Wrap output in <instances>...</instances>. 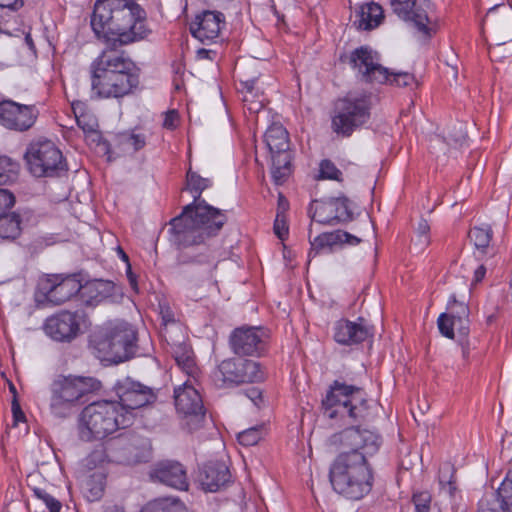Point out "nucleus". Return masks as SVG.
<instances>
[{
  "instance_id": "31",
  "label": "nucleus",
  "mask_w": 512,
  "mask_h": 512,
  "mask_svg": "<svg viewBox=\"0 0 512 512\" xmlns=\"http://www.w3.org/2000/svg\"><path fill=\"white\" fill-rule=\"evenodd\" d=\"M358 16L359 28L364 30H370L377 27L384 17L382 7L375 2L362 5Z\"/></svg>"
},
{
  "instance_id": "8",
  "label": "nucleus",
  "mask_w": 512,
  "mask_h": 512,
  "mask_svg": "<svg viewBox=\"0 0 512 512\" xmlns=\"http://www.w3.org/2000/svg\"><path fill=\"white\" fill-rule=\"evenodd\" d=\"M28 171L37 178L59 177L67 170L61 150L48 139L32 141L24 154Z\"/></svg>"
},
{
  "instance_id": "24",
  "label": "nucleus",
  "mask_w": 512,
  "mask_h": 512,
  "mask_svg": "<svg viewBox=\"0 0 512 512\" xmlns=\"http://www.w3.org/2000/svg\"><path fill=\"white\" fill-rule=\"evenodd\" d=\"M223 23L224 15L222 13L204 11L202 14L197 15L190 24V32L202 43H209L218 38Z\"/></svg>"
},
{
  "instance_id": "36",
  "label": "nucleus",
  "mask_w": 512,
  "mask_h": 512,
  "mask_svg": "<svg viewBox=\"0 0 512 512\" xmlns=\"http://www.w3.org/2000/svg\"><path fill=\"white\" fill-rule=\"evenodd\" d=\"M21 233V219L18 214L4 212L0 215V237L15 239Z\"/></svg>"
},
{
  "instance_id": "48",
  "label": "nucleus",
  "mask_w": 512,
  "mask_h": 512,
  "mask_svg": "<svg viewBox=\"0 0 512 512\" xmlns=\"http://www.w3.org/2000/svg\"><path fill=\"white\" fill-rule=\"evenodd\" d=\"M15 204V197L7 189H0V215L11 209Z\"/></svg>"
},
{
  "instance_id": "5",
  "label": "nucleus",
  "mask_w": 512,
  "mask_h": 512,
  "mask_svg": "<svg viewBox=\"0 0 512 512\" xmlns=\"http://www.w3.org/2000/svg\"><path fill=\"white\" fill-rule=\"evenodd\" d=\"M132 425V416L120 412L116 401H98L87 405L80 414L79 436L84 441L103 439L118 429Z\"/></svg>"
},
{
  "instance_id": "35",
  "label": "nucleus",
  "mask_w": 512,
  "mask_h": 512,
  "mask_svg": "<svg viewBox=\"0 0 512 512\" xmlns=\"http://www.w3.org/2000/svg\"><path fill=\"white\" fill-rule=\"evenodd\" d=\"M272 179L277 185L283 184L291 174V154H278L271 157Z\"/></svg>"
},
{
  "instance_id": "55",
  "label": "nucleus",
  "mask_w": 512,
  "mask_h": 512,
  "mask_svg": "<svg viewBox=\"0 0 512 512\" xmlns=\"http://www.w3.org/2000/svg\"><path fill=\"white\" fill-rule=\"evenodd\" d=\"M22 5L23 0H0V7L2 8L17 9Z\"/></svg>"
},
{
  "instance_id": "3",
  "label": "nucleus",
  "mask_w": 512,
  "mask_h": 512,
  "mask_svg": "<svg viewBox=\"0 0 512 512\" xmlns=\"http://www.w3.org/2000/svg\"><path fill=\"white\" fill-rule=\"evenodd\" d=\"M329 480L333 490L350 500H360L370 493L374 476L361 452H342L332 462Z\"/></svg>"
},
{
  "instance_id": "21",
  "label": "nucleus",
  "mask_w": 512,
  "mask_h": 512,
  "mask_svg": "<svg viewBox=\"0 0 512 512\" xmlns=\"http://www.w3.org/2000/svg\"><path fill=\"white\" fill-rule=\"evenodd\" d=\"M38 111L33 105H21L11 100L0 101V124L16 131L30 129Z\"/></svg>"
},
{
  "instance_id": "6",
  "label": "nucleus",
  "mask_w": 512,
  "mask_h": 512,
  "mask_svg": "<svg viewBox=\"0 0 512 512\" xmlns=\"http://www.w3.org/2000/svg\"><path fill=\"white\" fill-rule=\"evenodd\" d=\"M324 414L340 418L347 423L363 421L368 414V403L364 391L357 386L334 381L322 401Z\"/></svg>"
},
{
  "instance_id": "37",
  "label": "nucleus",
  "mask_w": 512,
  "mask_h": 512,
  "mask_svg": "<svg viewBox=\"0 0 512 512\" xmlns=\"http://www.w3.org/2000/svg\"><path fill=\"white\" fill-rule=\"evenodd\" d=\"M140 512H188L186 506L178 499L163 498L152 501Z\"/></svg>"
},
{
  "instance_id": "1",
  "label": "nucleus",
  "mask_w": 512,
  "mask_h": 512,
  "mask_svg": "<svg viewBox=\"0 0 512 512\" xmlns=\"http://www.w3.org/2000/svg\"><path fill=\"white\" fill-rule=\"evenodd\" d=\"M91 27L106 48L91 65L92 75L116 74L136 70L134 62L117 48L144 39L146 12L132 0H97Z\"/></svg>"
},
{
  "instance_id": "2",
  "label": "nucleus",
  "mask_w": 512,
  "mask_h": 512,
  "mask_svg": "<svg viewBox=\"0 0 512 512\" xmlns=\"http://www.w3.org/2000/svg\"><path fill=\"white\" fill-rule=\"evenodd\" d=\"M212 184V179L188 169L186 189L193 194L194 199L183 208L180 215L170 221L171 241L174 244L190 246L205 243L209 238L217 236L227 222L225 210L218 209L201 198L202 192Z\"/></svg>"
},
{
  "instance_id": "43",
  "label": "nucleus",
  "mask_w": 512,
  "mask_h": 512,
  "mask_svg": "<svg viewBox=\"0 0 512 512\" xmlns=\"http://www.w3.org/2000/svg\"><path fill=\"white\" fill-rule=\"evenodd\" d=\"M319 177L321 179H329L335 181H341L342 172L336 167V165L328 160H322L319 165Z\"/></svg>"
},
{
  "instance_id": "15",
  "label": "nucleus",
  "mask_w": 512,
  "mask_h": 512,
  "mask_svg": "<svg viewBox=\"0 0 512 512\" xmlns=\"http://www.w3.org/2000/svg\"><path fill=\"white\" fill-rule=\"evenodd\" d=\"M329 443L335 448L349 449L348 452H361L366 455L376 453L380 447L379 435L370 430L357 427L346 428L329 438Z\"/></svg>"
},
{
  "instance_id": "46",
  "label": "nucleus",
  "mask_w": 512,
  "mask_h": 512,
  "mask_svg": "<svg viewBox=\"0 0 512 512\" xmlns=\"http://www.w3.org/2000/svg\"><path fill=\"white\" fill-rule=\"evenodd\" d=\"M498 495L503 498L506 506L512 507V469L507 473L506 478L498 489Z\"/></svg>"
},
{
  "instance_id": "27",
  "label": "nucleus",
  "mask_w": 512,
  "mask_h": 512,
  "mask_svg": "<svg viewBox=\"0 0 512 512\" xmlns=\"http://www.w3.org/2000/svg\"><path fill=\"white\" fill-rule=\"evenodd\" d=\"M198 479L203 490L216 492L229 481L230 472L224 463L210 462L202 467Z\"/></svg>"
},
{
  "instance_id": "51",
  "label": "nucleus",
  "mask_w": 512,
  "mask_h": 512,
  "mask_svg": "<svg viewBox=\"0 0 512 512\" xmlns=\"http://www.w3.org/2000/svg\"><path fill=\"white\" fill-rule=\"evenodd\" d=\"M413 502L415 508L430 506L431 503V495L428 492H419L414 494Z\"/></svg>"
},
{
  "instance_id": "4",
  "label": "nucleus",
  "mask_w": 512,
  "mask_h": 512,
  "mask_svg": "<svg viewBox=\"0 0 512 512\" xmlns=\"http://www.w3.org/2000/svg\"><path fill=\"white\" fill-rule=\"evenodd\" d=\"M101 382L91 376L57 375L49 387V409L57 418H67L98 392Z\"/></svg>"
},
{
  "instance_id": "22",
  "label": "nucleus",
  "mask_w": 512,
  "mask_h": 512,
  "mask_svg": "<svg viewBox=\"0 0 512 512\" xmlns=\"http://www.w3.org/2000/svg\"><path fill=\"white\" fill-rule=\"evenodd\" d=\"M80 316L76 312L62 311L48 317L43 325L45 334L57 342H70L80 331Z\"/></svg>"
},
{
  "instance_id": "30",
  "label": "nucleus",
  "mask_w": 512,
  "mask_h": 512,
  "mask_svg": "<svg viewBox=\"0 0 512 512\" xmlns=\"http://www.w3.org/2000/svg\"><path fill=\"white\" fill-rule=\"evenodd\" d=\"M172 353L178 367L188 376V379L196 381L199 369L195 364L190 347L181 343L173 347Z\"/></svg>"
},
{
  "instance_id": "45",
  "label": "nucleus",
  "mask_w": 512,
  "mask_h": 512,
  "mask_svg": "<svg viewBox=\"0 0 512 512\" xmlns=\"http://www.w3.org/2000/svg\"><path fill=\"white\" fill-rule=\"evenodd\" d=\"M34 496L42 501L45 506L49 509V512H59L61 509V503L55 499L52 495L47 493L44 489L34 488Z\"/></svg>"
},
{
  "instance_id": "32",
  "label": "nucleus",
  "mask_w": 512,
  "mask_h": 512,
  "mask_svg": "<svg viewBox=\"0 0 512 512\" xmlns=\"http://www.w3.org/2000/svg\"><path fill=\"white\" fill-rule=\"evenodd\" d=\"M115 143L123 154H132L146 145V136L142 133L122 132L116 135Z\"/></svg>"
},
{
  "instance_id": "18",
  "label": "nucleus",
  "mask_w": 512,
  "mask_h": 512,
  "mask_svg": "<svg viewBox=\"0 0 512 512\" xmlns=\"http://www.w3.org/2000/svg\"><path fill=\"white\" fill-rule=\"evenodd\" d=\"M355 205L346 197L315 201L311 207L312 221L320 224L349 222L354 219Z\"/></svg>"
},
{
  "instance_id": "39",
  "label": "nucleus",
  "mask_w": 512,
  "mask_h": 512,
  "mask_svg": "<svg viewBox=\"0 0 512 512\" xmlns=\"http://www.w3.org/2000/svg\"><path fill=\"white\" fill-rule=\"evenodd\" d=\"M19 164L7 156H0V186L17 179Z\"/></svg>"
},
{
  "instance_id": "26",
  "label": "nucleus",
  "mask_w": 512,
  "mask_h": 512,
  "mask_svg": "<svg viewBox=\"0 0 512 512\" xmlns=\"http://www.w3.org/2000/svg\"><path fill=\"white\" fill-rule=\"evenodd\" d=\"M309 241L311 249L309 252L310 257H314L320 253L330 252L335 246L344 243L355 245L360 242V239L348 232L337 230L334 232L322 233L312 238V227L309 229Z\"/></svg>"
},
{
  "instance_id": "54",
  "label": "nucleus",
  "mask_w": 512,
  "mask_h": 512,
  "mask_svg": "<svg viewBox=\"0 0 512 512\" xmlns=\"http://www.w3.org/2000/svg\"><path fill=\"white\" fill-rule=\"evenodd\" d=\"M485 274H486L485 265H483V264L479 265L474 271L472 283L477 284V283L481 282L483 280V278L485 277Z\"/></svg>"
},
{
  "instance_id": "16",
  "label": "nucleus",
  "mask_w": 512,
  "mask_h": 512,
  "mask_svg": "<svg viewBox=\"0 0 512 512\" xmlns=\"http://www.w3.org/2000/svg\"><path fill=\"white\" fill-rule=\"evenodd\" d=\"M114 390L119 398L117 404L120 406V412H127L132 418L134 410L150 404L156 399V395L150 387L130 377L118 380Z\"/></svg>"
},
{
  "instance_id": "56",
  "label": "nucleus",
  "mask_w": 512,
  "mask_h": 512,
  "mask_svg": "<svg viewBox=\"0 0 512 512\" xmlns=\"http://www.w3.org/2000/svg\"><path fill=\"white\" fill-rule=\"evenodd\" d=\"M247 396L251 399V401L258 406L259 402L262 400V394L260 390L257 388H252L248 391Z\"/></svg>"
},
{
  "instance_id": "63",
  "label": "nucleus",
  "mask_w": 512,
  "mask_h": 512,
  "mask_svg": "<svg viewBox=\"0 0 512 512\" xmlns=\"http://www.w3.org/2000/svg\"><path fill=\"white\" fill-rule=\"evenodd\" d=\"M24 42L29 50H31L33 52L35 51V44H34V41L29 33H27L25 35Z\"/></svg>"
},
{
  "instance_id": "10",
  "label": "nucleus",
  "mask_w": 512,
  "mask_h": 512,
  "mask_svg": "<svg viewBox=\"0 0 512 512\" xmlns=\"http://www.w3.org/2000/svg\"><path fill=\"white\" fill-rule=\"evenodd\" d=\"M209 238L205 243L178 247L190 248L194 246H202L199 251L188 250L183 251L178 256V263L188 267L186 273L187 280L194 285H202L214 281V273L217 268L218 260L215 252L210 249Z\"/></svg>"
},
{
  "instance_id": "50",
  "label": "nucleus",
  "mask_w": 512,
  "mask_h": 512,
  "mask_svg": "<svg viewBox=\"0 0 512 512\" xmlns=\"http://www.w3.org/2000/svg\"><path fill=\"white\" fill-rule=\"evenodd\" d=\"M160 309V316L162 318V322L164 325H168L170 323L175 322L174 312L171 309V307L167 303H160L159 304Z\"/></svg>"
},
{
  "instance_id": "7",
  "label": "nucleus",
  "mask_w": 512,
  "mask_h": 512,
  "mask_svg": "<svg viewBox=\"0 0 512 512\" xmlns=\"http://www.w3.org/2000/svg\"><path fill=\"white\" fill-rule=\"evenodd\" d=\"M373 97L371 93L351 92L334 104L331 128L337 135L349 137L365 125L371 116Z\"/></svg>"
},
{
  "instance_id": "60",
  "label": "nucleus",
  "mask_w": 512,
  "mask_h": 512,
  "mask_svg": "<svg viewBox=\"0 0 512 512\" xmlns=\"http://www.w3.org/2000/svg\"><path fill=\"white\" fill-rule=\"evenodd\" d=\"M76 121H77V124L78 126L84 131V132H87V133H94L95 130H94V126L92 124H88L85 122V119L82 118V117H76Z\"/></svg>"
},
{
  "instance_id": "14",
  "label": "nucleus",
  "mask_w": 512,
  "mask_h": 512,
  "mask_svg": "<svg viewBox=\"0 0 512 512\" xmlns=\"http://www.w3.org/2000/svg\"><path fill=\"white\" fill-rule=\"evenodd\" d=\"M349 64L360 79L366 83L384 84L388 69L380 63L379 54L368 46H361L349 55Z\"/></svg>"
},
{
  "instance_id": "38",
  "label": "nucleus",
  "mask_w": 512,
  "mask_h": 512,
  "mask_svg": "<svg viewBox=\"0 0 512 512\" xmlns=\"http://www.w3.org/2000/svg\"><path fill=\"white\" fill-rule=\"evenodd\" d=\"M104 474L95 472L88 476L83 483V490L89 501H96L101 498L104 491Z\"/></svg>"
},
{
  "instance_id": "28",
  "label": "nucleus",
  "mask_w": 512,
  "mask_h": 512,
  "mask_svg": "<svg viewBox=\"0 0 512 512\" xmlns=\"http://www.w3.org/2000/svg\"><path fill=\"white\" fill-rule=\"evenodd\" d=\"M264 141L271 157L278 154H290L288 132L281 124L274 123L269 126L265 132Z\"/></svg>"
},
{
  "instance_id": "53",
  "label": "nucleus",
  "mask_w": 512,
  "mask_h": 512,
  "mask_svg": "<svg viewBox=\"0 0 512 512\" xmlns=\"http://www.w3.org/2000/svg\"><path fill=\"white\" fill-rule=\"evenodd\" d=\"M12 413H13L15 422H20V421L25 420V415H24L23 411L21 410V407L15 397L12 401Z\"/></svg>"
},
{
  "instance_id": "34",
  "label": "nucleus",
  "mask_w": 512,
  "mask_h": 512,
  "mask_svg": "<svg viewBox=\"0 0 512 512\" xmlns=\"http://www.w3.org/2000/svg\"><path fill=\"white\" fill-rule=\"evenodd\" d=\"M91 301L100 303L114 296L116 285L112 281L97 280L84 287Z\"/></svg>"
},
{
  "instance_id": "47",
  "label": "nucleus",
  "mask_w": 512,
  "mask_h": 512,
  "mask_svg": "<svg viewBox=\"0 0 512 512\" xmlns=\"http://www.w3.org/2000/svg\"><path fill=\"white\" fill-rule=\"evenodd\" d=\"M469 319L468 317H463V318H454V319H451V320H448L447 321V325L448 327H451V331H452V338H454V335H455V331L458 332V334L462 337H465L468 335L469 333Z\"/></svg>"
},
{
  "instance_id": "64",
  "label": "nucleus",
  "mask_w": 512,
  "mask_h": 512,
  "mask_svg": "<svg viewBox=\"0 0 512 512\" xmlns=\"http://www.w3.org/2000/svg\"><path fill=\"white\" fill-rule=\"evenodd\" d=\"M94 459H102V452L101 451H94L88 458V463L92 462Z\"/></svg>"
},
{
  "instance_id": "59",
  "label": "nucleus",
  "mask_w": 512,
  "mask_h": 512,
  "mask_svg": "<svg viewBox=\"0 0 512 512\" xmlns=\"http://www.w3.org/2000/svg\"><path fill=\"white\" fill-rule=\"evenodd\" d=\"M509 506H506L503 502L499 504V509L493 508V507H484L481 505L478 512H511L508 509Z\"/></svg>"
},
{
  "instance_id": "17",
  "label": "nucleus",
  "mask_w": 512,
  "mask_h": 512,
  "mask_svg": "<svg viewBox=\"0 0 512 512\" xmlns=\"http://www.w3.org/2000/svg\"><path fill=\"white\" fill-rule=\"evenodd\" d=\"M81 289L82 285L75 276L50 275L39 283L37 301L61 305L79 293Z\"/></svg>"
},
{
  "instance_id": "29",
  "label": "nucleus",
  "mask_w": 512,
  "mask_h": 512,
  "mask_svg": "<svg viewBox=\"0 0 512 512\" xmlns=\"http://www.w3.org/2000/svg\"><path fill=\"white\" fill-rule=\"evenodd\" d=\"M468 316L469 309L467 305L464 302L458 301L455 295H451L447 304V312L442 313L437 320L440 333L447 338H452L451 327H448L447 321Z\"/></svg>"
},
{
  "instance_id": "25",
  "label": "nucleus",
  "mask_w": 512,
  "mask_h": 512,
  "mask_svg": "<svg viewBox=\"0 0 512 512\" xmlns=\"http://www.w3.org/2000/svg\"><path fill=\"white\" fill-rule=\"evenodd\" d=\"M151 478L178 490H187L189 485L186 470L175 461L159 463L151 472Z\"/></svg>"
},
{
  "instance_id": "19",
  "label": "nucleus",
  "mask_w": 512,
  "mask_h": 512,
  "mask_svg": "<svg viewBox=\"0 0 512 512\" xmlns=\"http://www.w3.org/2000/svg\"><path fill=\"white\" fill-rule=\"evenodd\" d=\"M393 12L402 20L412 22L419 32L430 36L432 32L429 17V0H391Z\"/></svg>"
},
{
  "instance_id": "9",
  "label": "nucleus",
  "mask_w": 512,
  "mask_h": 512,
  "mask_svg": "<svg viewBox=\"0 0 512 512\" xmlns=\"http://www.w3.org/2000/svg\"><path fill=\"white\" fill-rule=\"evenodd\" d=\"M93 343L100 360L120 363L134 356L136 332L129 323L119 322Z\"/></svg>"
},
{
  "instance_id": "12",
  "label": "nucleus",
  "mask_w": 512,
  "mask_h": 512,
  "mask_svg": "<svg viewBox=\"0 0 512 512\" xmlns=\"http://www.w3.org/2000/svg\"><path fill=\"white\" fill-rule=\"evenodd\" d=\"M139 84L136 70L116 74L91 75V92L95 98H123Z\"/></svg>"
},
{
  "instance_id": "11",
  "label": "nucleus",
  "mask_w": 512,
  "mask_h": 512,
  "mask_svg": "<svg viewBox=\"0 0 512 512\" xmlns=\"http://www.w3.org/2000/svg\"><path fill=\"white\" fill-rule=\"evenodd\" d=\"M264 378L265 373L258 362L243 358L225 359L213 372V380L220 388L260 382Z\"/></svg>"
},
{
  "instance_id": "41",
  "label": "nucleus",
  "mask_w": 512,
  "mask_h": 512,
  "mask_svg": "<svg viewBox=\"0 0 512 512\" xmlns=\"http://www.w3.org/2000/svg\"><path fill=\"white\" fill-rule=\"evenodd\" d=\"M264 434V426L258 425L238 433L237 440L243 446H253L263 438Z\"/></svg>"
},
{
  "instance_id": "61",
  "label": "nucleus",
  "mask_w": 512,
  "mask_h": 512,
  "mask_svg": "<svg viewBox=\"0 0 512 512\" xmlns=\"http://www.w3.org/2000/svg\"><path fill=\"white\" fill-rule=\"evenodd\" d=\"M429 244V235H416L415 246L419 247V250H423Z\"/></svg>"
},
{
  "instance_id": "52",
  "label": "nucleus",
  "mask_w": 512,
  "mask_h": 512,
  "mask_svg": "<svg viewBox=\"0 0 512 512\" xmlns=\"http://www.w3.org/2000/svg\"><path fill=\"white\" fill-rule=\"evenodd\" d=\"M178 125V114L176 111L172 110L165 114L163 126L167 129L173 130Z\"/></svg>"
},
{
  "instance_id": "42",
  "label": "nucleus",
  "mask_w": 512,
  "mask_h": 512,
  "mask_svg": "<svg viewBox=\"0 0 512 512\" xmlns=\"http://www.w3.org/2000/svg\"><path fill=\"white\" fill-rule=\"evenodd\" d=\"M469 237L476 248L484 249L491 241L492 230L489 226L474 227L470 230Z\"/></svg>"
},
{
  "instance_id": "20",
  "label": "nucleus",
  "mask_w": 512,
  "mask_h": 512,
  "mask_svg": "<svg viewBox=\"0 0 512 512\" xmlns=\"http://www.w3.org/2000/svg\"><path fill=\"white\" fill-rule=\"evenodd\" d=\"M267 338L262 327H240L231 334L230 344L235 354L255 356L264 351Z\"/></svg>"
},
{
  "instance_id": "13",
  "label": "nucleus",
  "mask_w": 512,
  "mask_h": 512,
  "mask_svg": "<svg viewBox=\"0 0 512 512\" xmlns=\"http://www.w3.org/2000/svg\"><path fill=\"white\" fill-rule=\"evenodd\" d=\"M191 379H187L174 390L175 407L182 414L189 431L198 429L205 417L202 397Z\"/></svg>"
},
{
  "instance_id": "62",
  "label": "nucleus",
  "mask_w": 512,
  "mask_h": 512,
  "mask_svg": "<svg viewBox=\"0 0 512 512\" xmlns=\"http://www.w3.org/2000/svg\"><path fill=\"white\" fill-rule=\"evenodd\" d=\"M288 209V201L285 199L283 195H279L278 198V212L281 215H284L285 211Z\"/></svg>"
},
{
  "instance_id": "40",
  "label": "nucleus",
  "mask_w": 512,
  "mask_h": 512,
  "mask_svg": "<svg viewBox=\"0 0 512 512\" xmlns=\"http://www.w3.org/2000/svg\"><path fill=\"white\" fill-rule=\"evenodd\" d=\"M439 484L444 493L448 494L450 497L454 496L456 491L454 469L448 463L442 465L439 470Z\"/></svg>"
},
{
  "instance_id": "57",
  "label": "nucleus",
  "mask_w": 512,
  "mask_h": 512,
  "mask_svg": "<svg viewBox=\"0 0 512 512\" xmlns=\"http://www.w3.org/2000/svg\"><path fill=\"white\" fill-rule=\"evenodd\" d=\"M126 274H127V278H128L131 288L137 292L138 291L137 279H136V275L131 270L130 264H128Z\"/></svg>"
},
{
  "instance_id": "23",
  "label": "nucleus",
  "mask_w": 512,
  "mask_h": 512,
  "mask_svg": "<svg viewBox=\"0 0 512 512\" xmlns=\"http://www.w3.org/2000/svg\"><path fill=\"white\" fill-rule=\"evenodd\" d=\"M373 336V327L362 317L357 321L339 320L334 325V339L341 345L361 343Z\"/></svg>"
},
{
  "instance_id": "49",
  "label": "nucleus",
  "mask_w": 512,
  "mask_h": 512,
  "mask_svg": "<svg viewBox=\"0 0 512 512\" xmlns=\"http://www.w3.org/2000/svg\"><path fill=\"white\" fill-rule=\"evenodd\" d=\"M274 232L281 240H283L288 235V226L286 224L285 215L277 213L274 222Z\"/></svg>"
},
{
  "instance_id": "44",
  "label": "nucleus",
  "mask_w": 512,
  "mask_h": 512,
  "mask_svg": "<svg viewBox=\"0 0 512 512\" xmlns=\"http://www.w3.org/2000/svg\"><path fill=\"white\" fill-rule=\"evenodd\" d=\"M415 82L414 75L408 72H393L388 69V79L385 84L397 87H407Z\"/></svg>"
},
{
  "instance_id": "58",
  "label": "nucleus",
  "mask_w": 512,
  "mask_h": 512,
  "mask_svg": "<svg viewBox=\"0 0 512 512\" xmlns=\"http://www.w3.org/2000/svg\"><path fill=\"white\" fill-rule=\"evenodd\" d=\"M430 230V226L428 222L424 219H421L418 223L416 235H428Z\"/></svg>"
},
{
  "instance_id": "33",
  "label": "nucleus",
  "mask_w": 512,
  "mask_h": 512,
  "mask_svg": "<svg viewBox=\"0 0 512 512\" xmlns=\"http://www.w3.org/2000/svg\"><path fill=\"white\" fill-rule=\"evenodd\" d=\"M241 89L244 92L243 101L245 103H250L248 109L250 111H259L263 107L264 99L260 97L263 96V92L259 87V78L247 79L245 81H241Z\"/></svg>"
}]
</instances>
